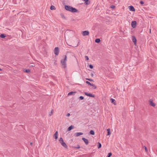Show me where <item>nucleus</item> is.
Returning <instances> with one entry per match:
<instances>
[{
    "label": "nucleus",
    "mask_w": 157,
    "mask_h": 157,
    "mask_svg": "<svg viewBox=\"0 0 157 157\" xmlns=\"http://www.w3.org/2000/svg\"><path fill=\"white\" fill-rule=\"evenodd\" d=\"M65 8L67 10L72 13L76 12L78 11V10L76 8L69 6L65 5Z\"/></svg>",
    "instance_id": "f257e3e1"
},
{
    "label": "nucleus",
    "mask_w": 157,
    "mask_h": 157,
    "mask_svg": "<svg viewBox=\"0 0 157 157\" xmlns=\"http://www.w3.org/2000/svg\"><path fill=\"white\" fill-rule=\"evenodd\" d=\"M67 60V57L66 56H65L64 58L62 59L61 61V63L63 68H65L67 67L66 61Z\"/></svg>",
    "instance_id": "f03ea898"
},
{
    "label": "nucleus",
    "mask_w": 157,
    "mask_h": 157,
    "mask_svg": "<svg viewBox=\"0 0 157 157\" xmlns=\"http://www.w3.org/2000/svg\"><path fill=\"white\" fill-rule=\"evenodd\" d=\"M59 141L61 145L64 148H67V146L66 143L64 142L62 138L60 137L59 140Z\"/></svg>",
    "instance_id": "7ed1b4c3"
},
{
    "label": "nucleus",
    "mask_w": 157,
    "mask_h": 157,
    "mask_svg": "<svg viewBox=\"0 0 157 157\" xmlns=\"http://www.w3.org/2000/svg\"><path fill=\"white\" fill-rule=\"evenodd\" d=\"M148 102L149 105L153 107H155L156 105L153 102L152 99H150L148 101Z\"/></svg>",
    "instance_id": "20e7f679"
},
{
    "label": "nucleus",
    "mask_w": 157,
    "mask_h": 157,
    "mask_svg": "<svg viewBox=\"0 0 157 157\" xmlns=\"http://www.w3.org/2000/svg\"><path fill=\"white\" fill-rule=\"evenodd\" d=\"M59 49L58 47H56L54 49V53L56 56L59 55Z\"/></svg>",
    "instance_id": "39448f33"
},
{
    "label": "nucleus",
    "mask_w": 157,
    "mask_h": 157,
    "mask_svg": "<svg viewBox=\"0 0 157 157\" xmlns=\"http://www.w3.org/2000/svg\"><path fill=\"white\" fill-rule=\"evenodd\" d=\"M132 27L134 28H135L136 26V21H132L131 22Z\"/></svg>",
    "instance_id": "423d86ee"
},
{
    "label": "nucleus",
    "mask_w": 157,
    "mask_h": 157,
    "mask_svg": "<svg viewBox=\"0 0 157 157\" xmlns=\"http://www.w3.org/2000/svg\"><path fill=\"white\" fill-rule=\"evenodd\" d=\"M89 33V32L87 30L83 31L82 32V34L84 36L88 35Z\"/></svg>",
    "instance_id": "0eeeda50"
},
{
    "label": "nucleus",
    "mask_w": 157,
    "mask_h": 157,
    "mask_svg": "<svg viewBox=\"0 0 157 157\" xmlns=\"http://www.w3.org/2000/svg\"><path fill=\"white\" fill-rule=\"evenodd\" d=\"M84 94L86 95L89 97H95L94 95H93L91 94L88 93L87 92H85Z\"/></svg>",
    "instance_id": "6e6552de"
},
{
    "label": "nucleus",
    "mask_w": 157,
    "mask_h": 157,
    "mask_svg": "<svg viewBox=\"0 0 157 157\" xmlns=\"http://www.w3.org/2000/svg\"><path fill=\"white\" fill-rule=\"evenodd\" d=\"M132 40L134 44L136 45V40L135 37L134 36H132Z\"/></svg>",
    "instance_id": "1a4fd4ad"
},
{
    "label": "nucleus",
    "mask_w": 157,
    "mask_h": 157,
    "mask_svg": "<svg viewBox=\"0 0 157 157\" xmlns=\"http://www.w3.org/2000/svg\"><path fill=\"white\" fill-rule=\"evenodd\" d=\"M53 137L56 140L58 137V132L56 131L53 135Z\"/></svg>",
    "instance_id": "9d476101"
},
{
    "label": "nucleus",
    "mask_w": 157,
    "mask_h": 157,
    "mask_svg": "<svg viewBox=\"0 0 157 157\" xmlns=\"http://www.w3.org/2000/svg\"><path fill=\"white\" fill-rule=\"evenodd\" d=\"M82 140L84 141V142L86 145H88L89 143V141L88 140L84 138H83Z\"/></svg>",
    "instance_id": "9b49d317"
},
{
    "label": "nucleus",
    "mask_w": 157,
    "mask_h": 157,
    "mask_svg": "<svg viewBox=\"0 0 157 157\" xmlns=\"http://www.w3.org/2000/svg\"><path fill=\"white\" fill-rule=\"evenodd\" d=\"M129 9L130 10L133 11H135V9L132 6H130L128 7Z\"/></svg>",
    "instance_id": "f8f14e48"
},
{
    "label": "nucleus",
    "mask_w": 157,
    "mask_h": 157,
    "mask_svg": "<svg viewBox=\"0 0 157 157\" xmlns=\"http://www.w3.org/2000/svg\"><path fill=\"white\" fill-rule=\"evenodd\" d=\"M83 133L82 132H76L75 133V135L76 136H79L83 135Z\"/></svg>",
    "instance_id": "ddd939ff"
},
{
    "label": "nucleus",
    "mask_w": 157,
    "mask_h": 157,
    "mask_svg": "<svg viewBox=\"0 0 157 157\" xmlns=\"http://www.w3.org/2000/svg\"><path fill=\"white\" fill-rule=\"evenodd\" d=\"M53 112H54V110L53 109H52V110H51V111L49 113H48L49 116H51L53 114Z\"/></svg>",
    "instance_id": "4468645a"
},
{
    "label": "nucleus",
    "mask_w": 157,
    "mask_h": 157,
    "mask_svg": "<svg viewBox=\"0 0 157 157\" xmlns=\"http://www.w3.org/2000/svg\"><path fill=\"white\" fill-rule=\"evenodd\" d=\"M74 128V126L72 125H71L68 128H67V131H70L73 128Z\"/></svg>",
    "instance_id": "2eb2a0df"
},
{
    "label": "nucleus",
    "mask_w": 157,
    "mask_h": 157,
    "mask_svg": "<svg viewBox=\"0 0 157 157\" xmlns=\"http://www.w3.org/2000/svg\"><path fill=\"white\" fill-rule=\"evenodd\" d=\"M107 136H109L110 135L111 132L110 131V129L109 128H108L107 129Z\"/></svg>",
    "instance_id": "dca6fc26"
},
{
    "label": "nucleus",
    "mask_w": 157,
    "mask_h": 157,
    "mask_svg": "<svg viewBox=\"0 0 157 157\" xmlns=\"http://www.w3.org/2000/svg\"><path fill=\"white\" fill-rule=\"evenodd\" d=\"M24 71L25 72H26V73H29L30 72V70L29 69H24Z\"/></svg>",
    "instance_id": "f3484780"
},
{
    "label": "nucleus",
    "mask_w": 157,
    "mask_h": 157,
    "mask_svg": "<svg viewBox=\"0 0 157 157\" xmlns=\"http://www.w3.org/2000/svg\"><path fill=\"white\" fill-rule=\"evenodd\" d=\"M51 10H55L56 9V8L54 6H51L50 7Z\"/></svg>",
    "instance_id": "a211bd4d"
},
{
    "label": "nucleus",
    "mask_w": 157,
    "mask_h": 157,
    "mask_svg": "<svg viewBox=\"0 0 157 157\" xmlns=\"http://www.w3.org/2000/svg\"><path fill=\"white\" fill-rule=\"evenodd\" d=\"M95 41L96 42L99 43L100 41V40L99 38H97L95 39Z\"/></svg>",
    "instance_id": "6ab92c4d"
},
{
    "label": "nucleus",
    "mask_w": 157,
    "mask_h": 157,
    "mask_svg": "<svg viewBox=\"0 0 157 157\" xmlns=\"http://www.w3.org/2000/svg\"><path fill=\"white\" fill-rule=\"evenodd\" d=\"M75 93H76L75 92H73L72 91V92L69 93L68 94V95H72V94H74Z\"/></svg>",
    "instance_id": "aec40b11"
},
{
    "label": "nucleus",
    "mask_w": 157,
    "mask_h": 157,
    "mask_svg": "<svg viewBox=\"0 0 157 157\" xmlns=\"http://www.w3.org/2000/svg\"><path fill=\"white\" fill-rule=\"evenodd\" d=\"M90 86H93V88L94 89H96L97 88L96 86L94 84H91Z\"/></svg>",
    "instance_id": "412c9836"
},
{
    "label": "nucleus",
    "mask_w": 157,
    "mask_h": 157,
    "mask_svg": "<svg viewBox=\"0 0 157 157\" xmlns=\"http://www.w3.org/2000/svg\"><path fill=\"white\" fill-rule=\"evenodd\" d=\"M90 134L91 135H94V132L93 130H91L90 132Z\"/></svg>",
    "instance_id": "4be33fe9"
},
{
    "label": "nucleus",
    "mask_w": 157,
    "mask_h": 157,
    "mask_svg": "<svg viewBox=\"0 0 157 157\" xmlns=\"http://www.w3.org/2000/svg\"><path fill=\"white\" fill-rule=\"evenodd\" d=\"M101 144L100 143L98 142V148H100L101 147Z\"/></svg>",
    "instance_id": "5701e85b"
},
{
    "label": "nucleus",
    "mask_w": 157,
    "mask_h": 157,
    "mask_svg": "<svg viewBox=\"0 0 157 157\" xmlns=\"http://www.w3.org/2000/svg\"><path fill=\"white\" fill-rule=\"evenodd\" d=\"M0 36L1 38H4L6 36L5 34H1L0 35Z\"/></svg>",
    "instance_id": "b1692460"
},
{
    "label": "nucleus",
    "mask_w": 157,
    "mask_h": 157,
    "mask_svg": "<svg viewBox=\"0 0 157 157\" xmlns=\"http://www.w3.org/2000/svg\"><path fill=\"white\" fill-rule=\"evenodd\" d=\"M83 0L85 2L86 5H88L89 3L88 2V1L89 0Z\"/></svg>",
    "instance_id": "393cba45"
},
{
    "label": "nucleus",
    "mask_w": 157,
    "mask_h": 157,
    "mask_svg": "<svg viewBox=\"0 0 157 157\" xmlns=\"http://www.w3.org/2000/svg\"><path fill=\"white\" fill-rule=\"evenodd\" d=\"M112 153L111 152L109 153L108 154L107 157H110V156L111 155Z\"/></svg>",
    "instance_id": "a878e982"
},
{
    "label": "nucleus",
    "mask_w": 157,
    "mask_h": 157,
    "mask_svg": "<svg viewBox=\"0 0 157 157\" xmlns=\"http://www.w3.org/2000/svg\"><path fill=\"white\" fill-rule=\"evenodd\" d=\"M110 100L111 101V102L112 103H113L114 102V101H115V99H113V98H111L110 99Z\"/></svg>",
    "instance_id": "bb28decb"
},
{
    "label": "nucleus",
    "mask_w": 157,
    "mask_h": 157,
    "mask_svg": "<svg viewBox=\"0 0 157 157\" xmlns=\"http://www.w3.org/2000/svg\"><path fill=\"white\" fill-rule=\"evenodd\" d=\"M73 147L74 148H75L79 149V148H80V147L79 145H78L77 147Z\"/></svg>",
    "instance_id": "cd10ccee"
},
{
    "label": "nucleus",
    "mask_w": 157,
    "mask_h": 157,
    "mask_svg": "<svg viewBox=\"0 0 157 157\" xmlns=\"http://www.w3.org/2000/svg\"><path fill=\"white\" fill-rule=\"evenodd\" d=\"M86 83L90 85H91V83H90V82H89L88 81H86Z\"/></svg>",
    "instance_id": "c85d7f7f"
},
{
    "label": "nucleus",
    "mask_w": 157,
    "mask_h": 157,
    "mask_svg": "<svg viewBox=\"0 0 157 157\" xmlns=\"http://www.w3.org/2000/svg\"><path fill=\"white\" fill-rule=\"evenodd\" d=\"M85 58L86 60H89V57L88 56H85Z\"/></svg>",
    "instance_id": "c756f323"
},
{
    "label": "nucleus",
    "mask_w": 157,
    "mask_h": 157,
    "mask_svg": "<svg viewBox=\"0 0 157 157\" xmlns=\"http://www.w3.org/2000/svg\"><path fill=\"white\" fill-rule=\"evenodd\" d=\"M79 99L81 100H83L84 99V97L82 96H81L79 97Z\"/></svg>",
    "instance_id": "7c9ffc66"
},
{
    "label": "nucleus",
    "mask_w": 157,
    "mask_h": 157,
    "mask_svg": "<svg viewBox=\"0 0 157 157\" xmlns=\"http://www.w3.org/2000/svg\"><path fill=\"white\" fill-rule=\"evenodd\" d=\"M144 147L145 149V151H146L147 152V147L145 146H144Z\"/></svg>",
    "instance_id": "2f4dec72"
},
{
    "label": "nucleus",
    "mask_w": 157,
    "mask_h": 157,
    "mask_svg": "<svg viewBox=\"0 0 157 157\" xmlns=\"http://www.w3.org/2000/svg\"><path fill=\"white\" fill-rule=\"evenodd\" d=\"M89 67H90V68L91 69H92L93 68V66L92 65H91V64H90V65H89Z\"/></svg>",
    "instance_id": "473e14b6"
},
{
    "label": "nucleus",
    "mask_w": 157,
    "mask_h": 157,
    "mask_svg": "<svg viewBox=\"0 0 157 157\" xmlns=\"http://www.w3.org/2000/svg\"><path fill=\"white\" fill-rule=\"evenodd\" d=\"M111 8L112 9H114L115 8V6L113 5H112L111 6Z\"/></svg>",
    "instance_id": "72a5a7b5"
},
{
    "label": "nucleus",
    "mask_w": 157,
    "mask_h": 157,
    "mask_svg": "<svg viewBox=\"0 0 157 157\" xmlns=\"http://www.w3.org/2000/svg\"><path fill=\"white\" fill-rule=\"evenodd\" d=\"M86 79L88 80H89L90 81H93V80L91 79L86 78Z\"/></svg>",
    "instance_id": "f704fd0d"
},
{
    "label": "nucleus",
    "mask_w": 157,
    "mask_h": 157,
    "mask_svg": "<svg viewBox=\"0 0 157 157\" xmlns=\"http://www.w3.org/2000/svg\"><path fill=\"white\" fill-rule=\"evenodd\" d=\"M140 3L142 5H143L144 4V2L143 1H140Z\"/></svg>",
    "instance_id": "c9c22d12"
},
{
    "label": "nucleus",
    "mask_w": 157,
    "mask_h": 157,
    "mask_svg": "<svg viewBox=\"0 0 157 157\" xmlns=\"http://www.w3.org/2000/svg\"><path fill=\"white\" fill-rule=\"evenodd\" d=\"M70 115V114L69 113H67V117H69V116Z\"/></svg>",
    "instance_id": "e433bc0d"
},
{
    "label": "nucleus",
    "mask_w": 157,
    "mask_h": 157,
    "mask_svg": "<svg viewBox=\"0 0 157 157\" xmlns=\"http://www.w3.org/2000/svg\"><path fill=\"white\" fill-rule=\"evenodd\" d=\"M91 75L92 76H93V73H92L91 74Z\"/></svg>",
    "instance_id": "4c0bfd02"
},
{
    "label": "nucleus",
    "mask_w": 157,
    "mask_h": 157,
    "mask_svg": "<svg viewBox=\"0 0 157 157\" xmlns=\"http://www.w3.org/2000/svg\"><path fill=\"white\" fill-rule=\"evenodd\" d=\"M149 32H150V33H151V29H150Z\"/></svg>",
    "instance_id": "58836bf2"
},
{
    "label": "nucleus",
    "mask_w": 157,
    "mask_h": 157,
    "mask_svg": "<svg viewBox=\"0 0 157 157\" xmlns=\"http://www.w3.org/2000/svg\"><path fill=\"white\" fill-rule=\"evenodd\" d=\"M113 104H114L115 105H116V103H113Z\"/></svg>",
    "instance_id": "ea45409f"
},
{
    "label": "nucleus",
    "mask_w": 157,
    "mask_h": 157,
    "mask_svg": "<svg viewBox=\"0 0 157 157\" xmlns=\"http://www.w3.org/2000/svg\"><path fill=\"white\" fill-rule=\"evenodd\" d=\"M0 71H2V69L1 68H0Z\"/></svg>",
    "instance_id": "a19ab883"
},
{
    "label": "nucleus",
    "mask_w": 157,
    "mask_h": 157,
    "mask_svg": "<svg viewBox=\"0 0 157 157\" xmlns=\"http://www.w3.org/2000/svg\"><path fill=\"white\" fill-rule=\"evenodd\" d=\"M62 17H64V16H63V15H62Z\"/></svg>",
    "instance_id": "79ce46f5"
}]
</instances>
